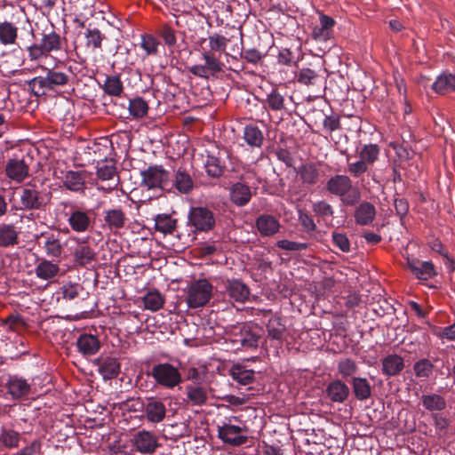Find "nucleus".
Masks as SVG:
<instances>
[{"label":"nucleus","instance_id":"nucleus-1","mask_svg":"<svg viewBox=\"0 0 455 455\" xmlns=\"http://www.w3.org/2000/svg\"><path fill=\"white\" fill-rule=\"evenodd\" d=\"M325 188L331 195L339 197L346 206H354L361 198L359 188L355 187L350 177L345 174L331 177L326 182Z\"/></svg>","mask_w":455,"mask_h":455},{"label":"nucleus","instance_id":"nucleus-2","mask_svg":"<svg viewBox=\"0 0 455 455\" xmlns=\"http://www.w3.org/2000/svg\"><path fill=\"white\" fill-rule=\"evenodd\" d=\"M42 68L46 70V76H36L28 83L29 87L36 95H44L47 90H54L56 87L64 86L68 84L69 76L68 74L53 68H46L44 67H42Z\"/></svg>","mask_w":455,"mask_h":455},{"label":"nucleus","instance_id":"nucleus-3","mask_svg":"<svg viewBox=\"0 0 455 455\" xmlns=\"http://www.w3.org/2000/svg\"><path fill=\"white\" fill-rule=\"evenodd\" d=\"M61 38L55 31L44 33L39 43H35L27 47L28 58L31 61H37L47 58L52 52L61 49Z\"/></svg>","mask_w":455,"mask_h":455},{"label":"nucleus","instance_id":"nucleus-4","mask_svg":"<svg viewBox=\"0 0 455 455\" xmlns=\"http://www.w3.org/2000/svg\"><path fill=\"white\" fill-rule=\"evenodd\" d=\"M150 375L156 384L166 389H173L182 382L180 370L169 363L155 364L151 369Z\"/></svg>","mask_w":455,"mask_h":455},{"label":"nucleus","instance_id":"nucleus-5","mask_svg":"<svg viewBox=\"0 0 455 455\" xmlns=\"http://www.w3.org/2000/svg\"><path fill=\"white\" fill-rule=\"evenodd\" d=\"M202 59L204 64H196L188 68L189 72L195 76L209 79L224 72L225 65L216 53L210 51H203Z\"/></svg>","mask_w":455,"mask_h":455},{"label":"nucleus","instance_id":"nucleus-6","mask_svg":"<svg viewBox=\"0 0 455 455\" xmlns=\"http://www.w3.org/2000/svg\"><path fill=\"white\" fill-rule=\"evenodd\" d=\"M212 285L206 279L191 283L187 292V303L190 308L204 307L212 297Z\"/></svg>","mask_w":455,"mask_h":455},{"label":"nucleus","instance_id":"nucleus-7","mask_svg":"<svg viewBox=\"0 0 455 455\" xmlns=\"http://www.w3.org/2000/svg\"><path fill=\"white\" fill-rule=\"evenodd\" d=\"M188 225L196 232H207L215 226L213 212L206 207H193L188 213Z\"/></svg>","mask_w":455,"mask_h":455},{"label":"nucleus","instance_id":"nucleus-8","mask_svg":"<svg viewBox=\"0 0 455 455\" xmlns=\"http://www.w3.org/2000/svg\"><path fill=\"white\" fill-rule=\"evenodd\" d=\"M247 429L244 426L234 425L229 420L218 427V435L225 443L231 445H242L247 441Z\"/></svg>","mask_w":455,"mask_h":455},{"label":"nucleus","instance_id":"nucleus-9","mask_svg":"<svg viewBox=\"0 0 455 455\" xmlns=\"http://www.w3.org/2000/svg\"><path fill=\"white\" fill-rule=\"evenodd\" d=\"M20 202L25 210H41L49 204L50 196L35 188H25L21 190Z\"/></svg>","mask_w":455,"mask_h":455},{"label":"nucleus","instance_id":"nucleus-10","mask_svg":"<svg viewBox=\"0 0 455 455\" xmlns=\"http://www.w3.org/2000/svg\"><path fill=\"white\" fill-rule=\"evenodd\" d=\"M68 241L76 244V247L71 251L75 264L79 267H85L95 259L96 254L87 239L70 236Z\"/></svg>","mask_w":455,"mask_h":455},{"label":"nucleus","instance_id":"nucleus-11","mask_svg":"<svg viewBox=\"0 0 455 455\" xmlns=\"http://www.w3.org/2000/svg\"><path fill=\"white\" fill-rule=\"evenodd\" d=\"M267 336L262 342L266 347L270 342V346L276 348L281 347L283 342L284 334L286 332V326L282 317L275 315L271 317L266 325Z\"/></svg>","mask_w":455,"mask_h":455},{"label":"nucleus","instance_id":"nucleus-12","mask_svg":"<svg viewBox=\"0 0 455 455\" xmlns=\"http://www.w3.org/2000/svg\"><path fill=\"white\" fill-rule=\"evenodd\" d=\"M142 182L148 188H164L168 183L169 172L160 165L149 166L141 172Z\"/></svg>","mask_w":455,"mask_h":455},{"label":"nucleus","instance_id":"nucleus-13","mask_svg":"<svg viewBox=\"0 0 455 455\" xmlns=\"http://www.w3.org/2000/svg\"><path fill=\"white\" fill-rule=\"evenodd\" d=\"M233 342L240 343L244 348H257L261 335L259 334V328L256 325L243 324L239 328V332L235 334Z\"/></svg>","mask_w":455,"mask_h":455},{"label":"nucleus","instance_id":"nucleus-14","mask_svg":"<svg viewBox=\"0 0 455 455\" xmlns=\"http://www.w3.org/2000/svg\"><path fill=\"white\" fill-rule=\"evenodd\" d=\"M40 237L43 239V249L46 256L60 259L64 252V245L60 232H43Z\"/></svg>","mask_w":455,"mask_h":455},{"label":"nucleus","instance_id":"nucleus-15","mask_svg":"<svg viewBox=\"0 0 455 455\" xmlns=\"http://www.w3.org/2000/svg\"><path fill=\"white\" fill-rule=\"evenodd\" d=\"M132 444L141 454H151L159 445L157 437L146 430L137 432L132 439Z\"/></svg>","mask_w":455,"mask_h":455},{"label":"nucleus","instance_id":"nucleus-16","mask_svg":"<svg viewBox=\"0 0 455 455\" xmlns=\"http://www.w3.org/2000/svg\"><path fill=\"white\" fill-rule=\"evenodd\" d=\"M68 215L67 222L70 228L76 233H84L92 225V219L88 212L78 208H72Z\"/></svg>","mask_w":455,"mask_h":455},{"label":"nucleus","instance_id":"nucleus-17","mask_svg":"<svg viewBox=\"0 0 455 455\" xmlns=\"http://www.w3.org/2000/svg\"><path fill=\"white\" fill-rule=\"evenodd\" d=\"M335 24L336 21L331 17L320 13L319 24L315 25L312 29V38L316 42H327L332 37Z\"/></svg>","mask_w":455,"mask_h":455},{"label":"nucleus","instance_id":"nucleus-18","mask_svg":"<svg viewBox=\"0 0 455 455\" xmlns=\"http://www.w3.org/2000/svg\"><path fill=\"white\" fill-rule=\"evenodd\" d=\"M144 415L150 423H160L166 416L165 404L155 397L147 398L144 403Z\"/></svg>","mask_w":455,"mask_h":455},{"label":"nucleus","instance_id":"nucleus-19","mask_svg":"<svg viewBox=\"0 0 455 455\" xmlns=\"http://www.w3.org/2000/svg\"><path fill=\"white\" fill-rule=\"evenodd\" d=\"M4 171L10 180L20 183L28 176L29 168L23 159L12 158L7 161Z\"/></svg>","mask_w":455,"mask_h":455},{"label":"nucleus","instance_id":"nucleus-20","mask_svg":"<svg viewBox=\"0 0 455 455\" xmlns=\"http://www.w3.org/2000/svg\"><path fill=\"white\" fill-rule=\"evenodd\" d=\"M257 230L261 236H272L280 229L279 220L271 214H261L255 221Z\"/></svg>","mask_w":455,"mask_h":455},{"label":"nucleus","instance_id":"nucleus-21","mask_svg":"<svg viewBox=\"0 0 455 455\" xmlns=\"http://www.w3.org/2000/svg\"><path fill=\"white\" fill-rule=\"evenodd\" d=\"M297 173L299 176L301 182L307 186H315L321 179L319 164L315 163L310 162L301 164L298 168Z\"/></svg>","mask_w":455,"mask_h":455},{"label":"nucleus","instance_id":"nucleus-22","mask_svg":"<svg viewBox=\"0 0 455 455\" xmlns=\"http://www.w3.org/2000/svg\"><path fill=\"white\" fill-rule=\"evenodd\" d=\"M252 196L251 188L243 182L234 183L229 189L230 201L236 206L246 205Z\"/></svg>","mask_w":455,"mask_h":455},{"label":"nucleus","instance_id":"nucleus-23","mask_svg":"<svg viewBox=\"0 0 455 455\" xmlns=\"http://www.w3.org/2000/svg\"><path fill=\"white\" fill-rule=\"evenodd\" d=\"M96 174L97 177L103 181H111L108 188H107L108 191L116 188L119 183L116 168L115 164L112 162L105 161L99 163Z\"/></svg>","mask_w":455,"mask_h":455},{"label":"nucleus","instance_id":"nucleus-24","mask_svg":"<svg viewBox=\"0 0 455 455\" xmlns=\"http://www.w3.org/2000/svg\"><path fill=\"white\" fill-rule=\"evenodd\" d=\"M376 216L375 206L369 202L360 203L354 212L355 222L361 226H367L372 223Z\"/></svg>","mask_w":455,"mask_h":455},{"label":"nucleus","instance_id":"nucleus-25","mask_svg":"<svg viewBox=\"0 0 455 455\" xmlns=\"http://www.w3.org/2000/svg\"><path fill=\"white\" fill-rule=\"evenodd\" d=\"M407 265L410 270L421 280H428L436 275L435 267L430 261H420L407 259Z\"/></svg>","mask_w":455,"mask_h":455},{"label":"nucleus","instance_id":"nucleus-26","mask_svg":"<svg viewBox=\"0 0 455 455\" xmlns=\"http://www.w3.org/2000/svg\"><path fill=\"white\" fill-rule=\"evenodd\" d=\"M78 351L84 355H95L100 347V342L98 338L92 334H82L76 340Z\"/></svg>","mask_w":455,"mask_h":455},{"label":"nucleus","instance_id":"nucleus-27","mask_svg":"<svg viewBox=\"0 0 455 455\" xmlns=\"http://www.w3.org/2000/svg\"><path fill=\"white\" fill-rule=\"evenodd\" d=\"M349 395L348 387L341 380L331 381L326 387L327 397L334 403H343Z\"/></svg>","mask_w":455,"mask_h":455},{"label":"nucleus","instance_id":"nucleus-28","mask_svg":"<svg viewBox=\"0 0 455 455\" xmlns=\"http://www.w3.org/2000/svg\"><path fill=\"white\" fill-rule=\"evenodd\" d=\"M6 388L12 398L19 399L28 395L30 384L26 379L14 376L7 381Z\"/></svg>","mask_w":455,"mask_h":455},{"label":"nucleus","instance_id":"nucleus-29","mask_svg":"<svg viewBox=\"0 0 455 455\" xmlns=\"http://www.w3.org/2000/svg\"><path fill=\"white\" fill-rule=\"evenodd\" d=\"M60 272V266L57 263L43 259L35 267V274L39 279L48 281L53 279Z\"/></svg>","mask_w":455,"mask_h":455},{"label":"nucleus","instance_id":"nucleus-30","mask_svg":"<svg viewBox=\"0 0 455 455\" xmlns=\"http://www.w3.org/2000/svg\"><path fill=\"white\" fill-rule=\"evenodd\" d=\"M99 371L105 379L116 378L120 371V363L114 357H106L97 359Z\"/></svg>","mask_w":455,"mask_h":455},{"label":"nucleus","instance_id":"nucleus-31","mask_svg":"<svg viewBox=\"0 0 455 455\" xmlns=\"http://www.w3.org/2000/svg\"><path fill=\"white\" fill-rule=\"evenodd\" d=\"M226 288L230 299L237 302H244L250 294L249 288L240 280L228 281Z\"/></svg>","mask_w":455,"mask_h":455},{"label":"nucleus","instance_id":"nucleus-32","mask_svg":"<svg viewBox=\"0 0 455 455\" xmlns=\"http://www.w3.org/2000/svg\"><path fill=\"white\" fill-rule=\"evenodd\" d=\"M18 27L11 21L0 22V44L3 45L15 44L18 38Z\"/></svg>","mask_w":455,"mask_h":455},{"label":"nucleus","instance_id":"nucleus-33","mask_svg":"<svg viewBox=\"0 0 455 455\" xmlns=\"http://www.w3.org/2000/svg\"><path fill=\"white\" fill-rule=\"evenodd\" d=\"M404 367L403 359L397 355H390L382 361V371L387 376L399 374Z\"/></svg>","mask_w":455,"mask_h":455},{"label":"nucleus","instance_id":"nucleus-34","mask_svg":"<svg viewBox=\"0 0 455 455\" xmlns=\"http://www.w3.org/2000/svg\"><path fill=\"white\" fill-rule=\"evenodd\" d=\"M105 224L110 229H120L125 225L126 217L122 209H110L104 212Z\"/></svg>","mask_w":455,"mask_h":455},{"label":"nucleus","instance_id":"nucleus-35","mask_svg":"<svg viewBox=\"0 0 455 455\" xmlns=\"http://www.w3.org/2000/svg\"><path fill=\"white\" fill-rule=\"evenodd\" d=\"M432 89L439 94L455 91V75L450 73L440 75L432 84Z\"/></svg>","mask_w":455,"mask_h":455},{"label":"nucleus","instance_id":"nucleus-36","mask_svg":"<svg viewBox=\"0 0 455 455\" xmlns=\"http://www.w3.org/2000/svg\"><path fill=\"white\" fill-rule=\"evenodd\" d=\"M19 242V232L15 227L11 224H3L0 226V246H14Z\"/></svg>","mask_w":455,"mask_h":455},{"label":"nucleus","instance_id":"nucleus-37","mask_svg":"<svg viewBox=\"0 0 455 455\" xmlns=\"http://www.w3.org/2000/svg\"><path fill=\"white\" fill-rule=\"evenodd\" d=\"M144 308L156 312L161 309L164 304V295L157 290L148 291L142 298Z\"/></svg>","mask_w":455,"mask_h":455},{"label":"nucleus","instance_id":"nucleus-38","mask_svg":"<svg viewBox=\"0 0 455 455\" xmlns=\"http://www.w3.org/2000/svg\"><path fill=\"white\" fill-rule=\"evenodd\" d=\"M63 182L68 189L78 192L84 188L85 177L82 172L69 171L65 174Z\"/></svg>","mask_w":455,"mask_h":455},{"label":"nucleus","instance_id":"nucleus-39","mask_svg":"<svg viewBox=\"0 0 455 455\" xmlns=\"http://www.w3.org/2000/svg\"><path fill=\"white\" fill-rule=\"evenodd\" d=\"M174 186L180 193L188 194L194 188V180L185 170L180 168L175 173Z\"/></svg>","mask_w":455,"mask_h":455},{"label":"nucleus","instance_id":"nucleus-40","mask_svg":"<svg viewBox=\"0 0 455 455\" xmlns=\"http://www.w3.org/2000/svg\"><path fill=\"white\" fill-rule=\"evenodd\" d=\"M177 220L167 214H158L155 218V228L164 235L172 234L176 229Z\"/></svg>","mask_w":455,"mask_h":455},{"label":"nucleus","instance_id":"nucleus-41","mask_svg":"<svg viewBox=\"0 0 455 455\" xmlns=\"http://www.w3.org/2000/svg\"><path fill=\"white\" fill-rule=\"evenodd\" d=\"M421 402L424 408L430 411H440L446 407L444 397L437 394L424 395L421 396Z\"/></svg>","mask_w":455,"mask_h":455},{"label":"nucleus","instance_id":"nucleus-42","mask_svg":"<svg viewBox=\"0 0 455 455\" xmlns=\"http://www.w3.org/2000/svg\"><path fill=\"white\" fill-rule=\"evenodd\" d=\"M243 139L249 146L260 148L264 140V136L257 126L251 124L244 127Z\"/></svg>","mask_w":455,"mask_h":455},{"label":"nucleus","instance_id":"nucleus-43","mask_svg":"<svg viewBox=\"0 0 455 455\" xmlns=\"http://www.w3.org/2000/svg\"><path fill=\"white\" fill-rule=\"evenodd\" d=\"M352 387L355 396L358 400L363 401L371 396V387L365 378H354Z\"/></svg>","mask_w":455,"mask_h":455},{"label":"nucleus","instance_id":"nucleus-44","mask_svg":"<svg viewBox=\"0 0 455 455\" xmlns=\"http://www.w3.org/2000/svg\"><path fill=\"white\" fill-rule=\"evenodd\" d=\"M20 435L19 432L6 427L0 430V444L7 449H13L19 446Z\"/></svg>","mask_w":455,"mask_h":455},{"label":"nucleus","instance_id":"nucleus-45","mask_svg":"<svg viewBox=\"0 0 455 455\" xmlns=\"http://www.w3.org/2000/svg\"><path fill=\"white\" fill-rule=\"evenodd\" d=\"M187 396L188 401L196 406L203 405L207 400V393L205 389L199 386H188Z\"/></svg>","mask_w":455,"mask_h":455},{"label":"nucleus","instance_id":"nucleus-46","mask_svg":"<svg viewBox=\"0 0 455 455\" xmlns=\"http://www.w3.org/2000/svg\"><path fill=\"white\" fill-rule=\"evenodd\" d=\"M379 148L376 144L364 145L359 151V157L368 165L373 164L379 158Z\"/></svg>","mask_w":455,"mask_h":455},{"label":"nucleus","instance_id":"nucleus-47","mask_svg":"<svg viewBox=\"0 0 455 455\" xmlns=\"http://www.w3.org/2000/svg\"><path fill=\"white\" fill-rule=\"evenodd\" d=\"M264 103L273 111H281L284 109V97L277 89H272L264 100Z\"/></svg>","mask_w":455,"mask_h":455},{"label":"nucleus","instance_id":"nucleus-48","mask_svg":"<svg viewBox=\"0 0 455 455\" xmlns=\"http://www.w3.org/2000/svg\"><path fill=\"white\" fill-rule=\"evenodd\" d=\"M209 41V48L210 52H212L217 54L219 52L220 54L221 52H225L227 46L229 43V39L226 36L214 33L208 37Z\"/></svg>","mask_w":455,"mask_h":455},{"label":"nucleus","instance_id":"nucleus-49","mask_svg":"<svg viewBox=\"0 0 455 455\" xmlns=\"http://www.w3.org/2000/svg\"><path fill=\"white\" fill-rule=\"evenodd\" d=\"M312 211L315 215L323 220L331 219L334 214L332 206L325 200H319L313 204Z\"/></svg>","mask_w":455,"mask_h":455},{"label":"nucleus","instance_id":"nucleus-50","mask_svg":"<svg viewBox=\"0 0 455 455\" xmlns=\"http://www.w3.org/2000/svg\"><path fill=\"white\" fill-rule=\"evenodd\" d=\"M85 44L92 50L101 48L105 36L98 28H87L84 33Z\"/></svg>","mask_w":455,"mask_h":455},{"label":"nucleus","instance_id":"nucleus-51","mask_svg":"<svg viewBox=\"0 0 455 455\" xmlns=\"http://www.w3.org/2000/svg\"><path fill=\"white\" fill-rule=\"evenodd\" d=\"M148 111V105L142 98H135L129 102V112L134 118L144 117Z\"/></svg>","mask_w":455,"mask_h":455},{"label":"nucleus","instance_id":"nucleus-52","mask_svg":"<svg viewBox=\"0 0 455 455\" xmlns=\"http://www.w3.org/2000/svg\"><path fill=\"white\" fill-rule=\"evenodd\" d=\"M123 90V83L119 76H112L106 78L104 83V91L107 94L111 96H120Z\"/></svg>","mask_w":455,"mask_h":455},{"label":"nucleus","instance_id":"nucleus-53","mask_svg":"<svg viewBox=\"0 0 455 455\" xmlns=\"http://www.w3.org/2000/svg\"><path fill=\"white\" fill-rule=\"evenodd\" d=\"M206 172L212 178H219L224 172V166L220 160L213 156H208L205 162Z\"/></svg>","mask_w":455,"mask_h":455},{"label":"nucleus","instance_id":"nucleus-54","mask_svg":"<svg viewBox=\"0 0 455 455\" xmlns=\"http://www.w3.org/2000/svg\"><path fill=\"white\" fill-rule=\"evenodd\" d=\"M434 367L428 359H421L414 363L413 371L417 378L427 379L433 373Z\"/></svg>","mask_w":455,"mask_h":455},{"label":"nucleus","instance_id":"nucleus-55","mask_svg":"<svg viewBox=\"0 0 455 455\" xmlns=\"http://www.w3.org/2000/svg\"><path fill=\"white\" fill-rule=\"evenodd\" d=\"M231 375L235 380L242 385H247L252 382L254 372L251 370H246L241 366H235L231 370Z\"/></svg>","mask_w":455,"mask_h":455},{"label":"nucleus","instance_id":"nucleus-56","mask_svg":"<svg viewBox=\"0 0 455 455\" xmlns=\"http://www.w3.org/2000/svg\"><path fill=\"white\" fill-rule=\"evenodd\" d=\"M159 42L156 37L151 35H142L141 36V48L146 52L147 55H155L158 51Z\"/></svg>","mask_w":455,"mask_h":455},{"label":"nucleus","instance_id":"nucleus-57","mask_svg":"<svg viewBox=\"0 0 455 455\" xmlns=\"http://www.w3.org/2000/svg\"><path fill=\"white\" fill-rule=\"evenodd\" d=\"M338 371L343 378L351 377L356 372L357 365L354 360L346 358L339 362Z\"/></svg>","mask_w":455,"mask_h":455},{"label":"nucleus","instance_id":"nucleus-58","mask_svg":"<svg viewBox=\"0 0 455 455\" xmlns=\"http://www.w3.org/2000/svg\"><path fill=\"white\" fill-rule=\"evenodd\" d=\"M318 77L317 73L309 68H301L298 75H297V81L299 84H305V85H310L314 84L315 80Z\"/></svg>","mask_w":455,"mask_h":455},{"label":"nucleus","instance_id":"nucleus-59","mask_svg":"<svg viewBox=\"0 0 455 455\" xmlns=\"http://www.w3.org/2000/svg\"><path fill=\"white\" fill-rule=\"evenodd\" d=\"M368 169L369 166L361 158L356 162L347 163V172L354 178L360 177L365 173Z\"/></svg>","mask_w":455,"mask_h":455},{"label":"nucleus","instance_id":"nucleus-60","mask_svg":"<svg viewBox=\"0 0 455 455\" xmlns=\"http://www.w3.org/2000/svg\"><path fill=\"white\" fill-rule=\"evenodd\" d=\"M331 237L334 245L341 251L348 252L350 251V242L345 234L333 232Z\"/></svg>","mask_w":455,"mask_h":455},{"label":"nucleus","instance_id":"nucleus-61","mask_svg":"<svg viewBox=\"0 0 455 455\" xmlns=\"http://www.w3.org/2000/svg\"><path fill=\"white\" fill-rule=\"evenodd\" d=\"M276 246L285 251H303L307 248V244L305 243H298L286 239L277 241Z\"/></svg>","mask_w":455,"mask_h":455},{"label":"nucleus","instance_id":"nucleus-62","mask_svg":"<svg viewBox=\"0 0 455 455\" xmlns=\"http://www.w3.org/2000/svg\"><path fill=\"white\" fill-rule=\"evenodd\" d=\"M241 56L247 62L251 64H257L263 59L264 54H262L259 50L251 48L244 50L242 52Z\"/></svg>","mask_w":455,"mask_h":455},{"label":"nucleus","instance_id":"nucleus-63","mask_svg":"<svg viewBox=\"0 0 455 455\" xmlns=\"http://www.w3.org/2000/svg\"><path fill=\"white\" fill-rule=\"evenodd\" d=\"M323 125L329 132H334L341 128L340 118L338 115L326 116L323 119Z\"/></svg>","mask_w":455,"mask_h":455},{"label":"nucleus","instance_id":"nucleus-64","mask_svg":"<svg viewBox=\"0 0 455 455\" xmlns=\"http://www.w3.org/2000/svg\"><path fill=\"white\" fill-rule=\"evenodd\" d=\"M41 442L38 440L33 441L29 445L24 447L19 452L13 455H36L41 451Z\"/></svg>","mask_w":455,"mask_h":455}]
</instances>
